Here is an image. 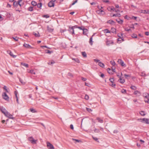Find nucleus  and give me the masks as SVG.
Returning a JSON list of instances; mask_svg holds the SVG:
<instances>
[{
	"label": "nucleus",
	"mask_w": 149,
	"mask_h": 149,
	"mask_svg": "<svg viewBox=\"0 0 149 149\" xmlns=\"http://www.w3.org/2000/svg\"><path fill=\"white\" fill-rule=\"evenodd\" d=\"M130 88L133 90H135L136 89V87L134 86H132L131 87H130Z\"/></svg>",
	"instance_id": "79ce46f5"
},
{
	"label": "nucleus",
	"mask_w": 149,
	"mask_h": 149,
	"mask_svg": "<svg viewBox=\"0 0 149 149\" xmlns=\"http://www.w3.org/2000/svg\"><path fill=\"white\" fill-rule=\"evenodd\" d=\"M145 34L147 36H148L149 35V32L148 31L146 32H145Z\"/></svg>",
	"instance_id": "338daca9"
},
{
	"label": "nucleus",
	"mask_w": 149,
	"mask_h": 149,
	"mask_svg": "<svg viewBox=\"0 0 149 149\" xmlns=\"http://www.w3.org/2000/svg\"><path fill=\"white\" fill-rule=\"evenodd\" d=\"M70 128H71V129L72 130H73L74 127H73V125L72 124H71L70 125Z\"/></svg>",
	"instance_id": "e2e57ef3"
},
{
	"label": "nucleus",
	"mask_w": 149,
	"mask_h": 149,
	"mask_svg": "<svg viewBox=\"0 0 149 149\" xmlns=\"http://www.w3.org/2000/svg\"><path fill=\"white\" fill-rule=\"evenodd\" d=\"M140 75L142 77H145L146 76V74L145 72H142L141 73Z\"/></svg>",
	"instance_id": "c756f323"
},
{
	"label": "nucleus",
	"mask_w": 149,
	"mask_h": 149,
	"mask_svg": "<svg viewBox=\"0 0 149 149\" xmlns=\"http://www.w3.org/2000/svg\"><path fill=\"white\" fill-rule=\"evenodd\" d=\"M78 28L80 30H83L84 29V28L83 27H82V26H81V27L79 26L78 27Z\"/></svg>",
	"instance_id": "4d7b16f0"
},
{
	"label": "nucleus",
	"mask_w": 149,
	"mask_h": 149,
	"mask_svg": "<svg viewBox=\"0 0 149 149\" xmlns=\"http://www.w3.org/2000/svg\"><path fill=\"white\" fill-rule=\"evenodd\" d=\"M81 53L82 55L84 57L86 58L87 57V55L85 52H82Z\"/></svg>",
	"instance_id": "2f4dec72"
},
{
	"label": "nucleus",
	"mask_w": 149,
	"mask_h": 149,
	"mask_svg": "<svg viewBox=\"0 0 149 149\" xmlns=\"http://www.w3.org/2000/svg\"><path fill=\"white\" fill-rule=\"evenodd\" d=\"M141 122L145 123L147 124H149V119L144 118H143Z\"/></svg>",
	"instance_id": "6e6552de"
},
{
	"label": "nucleus",
	"mask_w": 149,
	"mask_h": 149,
	"mask_svg": "<svg viewBox=\"0 0 149 149\" xmlns=\"http://www.w3.org/2000/svg\"><path fill=\"white\" fill-rule=\"evenodd\" d=\"M109 80L110 81V82L112 83H113V82L114 81V79L113 78H111L109 79Z\"/></svg>",
	"instance_id": "864d4df0"
},
{
	"label": "nucleus",
	"mask_w": 149,
	"mask_h": 149,
	"mask_svg": "<svg viewBox=\"0 0 149 149\" xmlns=\"http://www.w3.org/2000/svg\"><path fill=\"white\" fill-rule=\"evenodd\" d=\"M4 115L6 116L8 118H9L12 119H13L14 118L13 117V115L11 114H10L8 111L6 112Z\"/></svg>",
	"instance_id": "f03ea898"
},
{
	"label": "nucleus",
	"mask_w": 149,
	"mask_h": 149,
	"mask_svg": "<svg viewBox=\"0 0 149 149\" xmlns=\"http://www.w3.org/2000/svg\"><path fill=\"white\" fill-rule=\"evenodd\" d=\"M125 31H131V29H128V28L127 27H126V28H125Z\"/></svg>",
	"instance_id": "bf43d9fd"
},
{
	"label": "nucleus",
	"mask_w": 149,
	"mask_h": 149,
	"mask_svg": "<svg viewBox=\"0 0 149 149\" xmlns=\"http://www.w3.org/2000/svg\"><path fill=\"white\" fill-rule=\"evenodd\" d=\"M94 35H93L90 38V40H89V43L91 45H93V36Z\"/></svg>",
	"instance_id": "b1692460"
},
{
	"label": "nucleus",
	"mask_w": 149,
	"mask_h": 149,
	"mask_svg": "<svg viewBox=\"0 0 149 149\" xmlns=\"http://www.w3.org/2000/svg\"><path fill=\"white\" fill-rule=\"evenodd\" d=\"M144 101L146 102H147L149 104V98L148 99H147L146 100H145Z\"/></svg>",
	"instance_id": "052dcab7"
},
{
	"label": "nucleus",
	"mask_w": 149,
	"mask_h": 149,
	"mask_svg": "<svg viewBox=\"0 0 149 149\" xmlns=\"http://www.w3.org/2000/svg\"><path fill=\"white\" fill-rule=\"evenodd\" d=\"M110 63L113 66H114L116 64V63L114 61H110Z\"/></svg>",
	"instance_id": "4c0bfd02"
},
{
	"label": "nucleus",
	"mask_w": 149,
	"mask_h": 149,
	"mask_svg": "<svg viewBox=\"0 0 149 149\" xmlns=\"http://www.w3.org/2000/svg\"><path fill=\"white\" fill-rule=\"evenodd\" d=\"M119 79L120 80V82L121 83L123 84L125 82V79L122 78L120 77Z\"/></svg>",
	"instance_id": "aec40b11"
},
{
	"label": "nucleus",
	"mask_w": 149,
	"mask_h": 149,
	"mask_svg": "<svg viewBox=\"0 0 149 149\" xmlns=\"http://www.w3.org/2000/svg\"><path fill=\"white\" fill-rule=\"evenodd\" d=\"M77 1V0H76L72 3V5H74Z\"/></svg>",
	"instance_id": "69168bd1"
},
{
	"label": "nucleus",
	"mask_w": 149,
	"mask_h": 149,
	"mask_svg": "<svg viewBox=\"0 0 149 149\" xmlns=\"http://www.w3.org/2000/svg\"><path fill=\"white\" fill-rule=\"evenodd\" d=\"M31 4L34 6H36L37 5V3L35 1H32L31 2Z\"/></svg>",
	"instance_id": "58836bf2"
},
{
	"label": "nucleus",
	"mask_w": 149,
	"mask_h": 149,
	"mask_svg": "<svg viewBox=\"0 0 149 149\" xmlns=\"http://www.w3.org/2000/svg\"><path fill=\"white\" fill-rule=\"evenodd\" d=\"M3 98L5 100L8 101L9 100V97L7 95L6 93L4 92L2 94Z\"/></svg>",
	"instance_id": "423d86ee"
},
{
	"label": "nucleus",
	"mask_w": 149,
	"mask_h": 149,
	"mask_svg": "<svg viewBox=\"0 0 149 149\" xmlns=\"http://www.w3.org/2000/svg\"><path fill=\"white\" fill-rule=\"evenodd\" d=\"M107 23H109L111 24H113L115 23V22L113 20H109L107 22Z\"/></svg>",
	"instance_id": "393cba45"
},
{
	"label": "nucleus",
	"mask_w": 149,
	"mask_h": 149,
	"mask_svg": "<svg viewBox=\"0 0 149 149\" xmlns=\"http://www.w3.org/2000/svg\"><path fill=\"white\" fill-rule=\"evenodd\" d=\"M81 79L82 80L84 81H85L86 80H87L86 78H84L83 77H82L81 78Z\"/></svg>",
	"instance_id": "680f3d73"
},
{
	"label": "nucleus",
	"mask_w": 149,
	"mask_h": 149,
	"mask_svg": "<svg viewBox=\"0 0 149 149\" xmlns=\"http://www.w3.org/2000/svg\"><path fill=\"white\" fill-rule=\"evenodd\" d=\"M111 68L112 71H113V72H115V67L114 66H113V67H111Z\"/></svg>",
	"instance_id": "5fc2aeb1"
},
{
	"label": "nucleus",
	"mask_w": 149,
	"mask_h": 149,
	"mask_svg": "<svg viewBox=\"0 0 149 149\" xmlns=\"http://www.w3.org/2000/svg\"><path fill=\"white\" fill-rule=\"evenodd\" d=\"M30 72L32 74H35V72L33 70H31L30 71Z\"/></svg>",
	"instance_id": "13d9d810"
},
{
	"label": "nucleus",
	"mask_w": 149,
	"mask_h": 149,
	"mask_svg": "<svg viewBox=\"0 0 149 149\" xmlns=\"http://www.w3.org/2000/svg\"><path fill=\"white\" fill-rule=\"evenodd\" d=\"M22 0H18V1H15L13 3V5L14 6H17L18 5H19L20 6H21V4H20L19 3L22 1Z\"/></svg>",
	"instance_id": "1a4fd4ad"
},
{
	"label": "nucleus",
	"mask_w": 149,
	"mask_h": 149,
	"mask_svg": "<svg viewBox=\"0 0 149 149\" xmlns=\"http://www.w3.org/2000/svg\"><path fill=\"white\" fill-rule=\"evenodd\" d=\"M83 31V34L85 35H87V34L88 33V30L84 28Z\"/></svg>",
	"instance_id": "dca6fc26"
},
{
	"label": "nucleus",
	"mask_w": 149,
	"mask_h": 149,
	"mask_svg": "<svg viewBox=\"0 0 149 149\" xmlns=\"http://www.w3.org/2000/svg\"><path fill=\"white\" fill-rule=\"evenodd\" d=\"M104 32L106 33H110V31L108 29H105L104 30Z\"/></svg>",
	"instance_id": "ea45409f"
},
{
	"label": "nucleus",
	"mask_w": 149,
	"mask_h": 149,
	"mask_svg": "<svg viewBox=\"0 0 149 149\" xmlns=\"http://www.w3.org/2000/svg\"><path fill=\"white\" fill-rule=\"evenodd\" d=\"M141 13L144 14H149V10H141Z\"/></svg>",
	"instance_id": "a211bd4d"
},
{
	"label": "nucleus",
	"mask_w": 149,
	"mask_h": 149,
	"mask_svg": "<svg viewBox=\"0 0 149 149\" xmlns=\"http://www.w3.org/2000/svg\"><path fill=\"white\" fill-rule=\"evenodd\" d=\"M113 43V42L112 40H107L106 42V44L107 46H109L111 44H112Z\"/></svg>",
	"instance_id": "9d476101"
},
{
	"label": "nucleus",
	"mask_w": 149,
	"mask_h": 149,
	"mask_svg": "<svg viewBox=\"0 0 149 149\" xmlns=\"http://www.w3.org/2000/svg\"><path fill=\"white\" fill-rule=\"evenodd\" d=\"M89 97L88 95H86L85 96V99L87 100H88L89 99Z\"/></svg>",
	"instance_id": "3c124183"
},
{
	"label": "nucleus",
	"mask_w": 149,
	"mask_h": 149,
	"mask_svg": "<svg viewBox=\"0 0 149 149\" xmlns=\"http://www.w3.org/2000/svg\"><path fill=\"white\" fill-rule=\"evenodd\" d=\"M124 75V76L125 77V78L127 79H128L129 77L130 78L131 77L130 75L129 74H125Z\"/></svg>",
	"instance_id": "72a5a7b5"
},
{
	"label": "nucleus",
	"mask_w": 149,
	"mask_h": 149,
	"mask_svg": "<svg viewBox=\"0 0 149 149\" xmlns=\"http://www.w3.org/2000/svg\"><path fill=\"white\" fill-rule=\"evenodd\" d=\"M56 0H51L48 4V6L50 7H54V2Z\"/></svg>",
	"instance_id": "39448f33"
},
{
	"label": "nucleus",
	"mask_w": 149,
	"mask_h": 149,
	"mask_svg": "<svg viewBox=\"0 0 149 149\" xmlns=\"http://www.w3.org/2000/svg\"><path fill=\"white\" fill-rule=\"evenodd\" d=\"M94 131L95 133H99L100 132V130L99 129L95 128L94 130Z\"/></svg>",
	"instance_id": "a18cd8bd"
},
{
	"label": "nucleus",
	"mask_w": 149,
	"mask_h": 149,
	"mask_svg": "<svg viewBox=\"0 0 149 149\" xmlns=\"http://www.w3.org/2000/svg\"><path fill=\"white\" fill-rule=\"evenodd\" d=\"M134 94L138 96H139L141 95V93L138 91H135L134 92Z\"/></svg>",
	"instance_id": "9b49d317"
},
{
	"label": "nucleus",
	"mask_w": 149,
	"mask_h": 149,
	"mask_svg": "<svg viewBox=\"0 0 149 149\" xmlns=\"http://www.w3.org/2000/svg\"><path fill=\"white\" fill-rule=\"evenodd\" d=\"M43 17L47 18L49 17V16L48 15H43Z\"/></svg>",
	"instance_id": "0e129e2a"
},
{
	"label": "nucleus",
	"mask_w": 149,
	"mask_h": 149,
	"mask_svg": "<svg viewBox=\"0 0 149 149\" xmlns=\"http://www.w3.org/2000/svg\"><path fill=\"white\" fill-rule=\"evenodd\" d=\"M47 30L49 32H52L54 30V29L53 28L50 27L49 26H47Z\"/></svg>",
	"instance_id": "4468645a"
},
{
	"label": "nucleus",
	"mask_w": 149,
	"mask_h": 149,
	"mask_svg": "<svg viewBox=\"0 0 149 149\" xmlns=\"http://www.w3.org/2000/svg\"><path fill=\"white\" fill-rule=\"evenodd\" d=\"M0 109L2 112L4 114L7 111H6V109L2 107H0Z\"/></svg>",
	"instance_id": "f8f14e48"
},
{
	"label": "nucleus",
	"mask_w": 149,
	"mask_h": 149,
	"mask_svg": "<svg viewBox=\"0 0 149 149\" xmlns=\"http://www.w3.org/2000/svg\"><path fill=\"white\" fill-rule=\"evenodd\" d=\"M143 96L144 97L146 98V99L149 98V94L147 93H145L143 94Z\"/></svg>",
	"instance_id": "2eb2a0df"
},
{
	"label": "nucleus",
	"mask_w": 149,
	"mask_h": 149,
	"mask_svg": "<svg viewBox=\"0 0 149 149\" xmlns=\"http://www.w3.org/2000/svg\"><path fill=\"white\" fill-rule=\"evenodd\" d=\"M116 21L120 24H122L123 22V21L120 19H116Z\"/></svg>",
	"instance_id": "412c9836"
},
{
	"label": "nucleus",
	"mask_w": 149,
	"mask_h": 149,
	"mask_svg": "<svg viewBox=\"0 0 149 149\" xmlns=\"http://www.w3.org/2000/svg\"><path fill=\"white\" fill-rule=\"evenodd\" d=\"M86 109L87 111H88L89 112H91L92 111V110L90 108H86Z\"/></svg>",
	"instance_id": "de8ad7c7"
},
{
	"label": "nucleus",
	"mask_w": 149,
	"mask_h": 149,
	"mask_svg": "<svg viewBox=\"0 0 149 149\" xmlns=\"http://www.w3.org/2000/svg\"><path fill=\"white\" fill-rule=\"evenodd\" d=\"M123 33H119L118 35V36L120 37V39L122 40V41H124V39L122 38L123 37Z\"/></svg>",
	"instance_id": "6ab92c4d"
},
{
	"label": "nucleus",
	"mask_w": 149,
	"mask_h": 149,
	"mask_svg": "<svg viewBox=\"0 0 149 149\" xmlns=\"http://www.w3.org/2000/svg\"><path fill=\"white\" fill-rule=\"evenodd\" d=\"M55 63V61H49L48 63V64L49 65H52L54 64Z\"/></svg>",
	"instance_id": "bb28decb"
},
{
	"label": "nucleus",
	"mask_w": 149,
	"mask_h": 149,
	"mask_svg": "<svg viewBox=\"0 0 149 149\" xmlns=\"http://www.w3.org/2000/svg\"><path fill=\"white\" fill-rule=\"evenodd\" d=\"M42 3H38V8H39L40 9H41V7L42 6Z\"/></svg>",
	"instance_id": "09e8293b"
},
{
	"label": "nucleus",
	"mask_w": 149,
	"mask_h": 149,
	"mask_svg": "<svg viewBox=\"0 0 149 149\" xmlns=\"http://www.w3.org/2000/svg\"><path fill=\"white\" fill-rule=\"evenodd\" d=\"M33 7H30L28 8L29 10L31 11L33 10Z\"/></svg>",
	"instance_id": "603ef678"
},
{
	"label": "nucleus",
	"mask_w": 149,
	"mask_h": 149,
	"mask_svg": "<svg viewBox=\"0 0 149 149\" xmlns=\"http://www.w3.org/2000/svg\"><path fill=\"white\" fill-rule=\"evenodd\" d=\"M21 64L22 65L25 66L26 68L28 67L29 65H28V64H27L23 63H21Z\"/></svg>",
	"instance_id": "cd10ccee"
},
{
	"label": "nucleus",
	"mask_w": 149,
	"mask_h": 149,
	"mask_svg": "<svg viewBox=\"0 0 149 149\" xmlns=\"http://www.w3.org/2000/svg\"><path fill=\"white\" fill-rule=\"evenodd\" d=\"M107 9L109 11H114L115 10V9L114 8V7L113 6H112L111 7H109V8H108Z\"/></svg>",
	"instance_id": "f3484780"
},
{
	"label": "nucleus",
	"mask_w": 149,
	"mask_h": 149,
	"mask_svg": "<svg viewBox=\"0 0 149 149\" xmlns=\"http://www.w3.org/2000/svg\"><path fill=\"white\" fill-rule=\"evenodd\" d=\"M140 114L143 116H144L146 115L145 112L143 111H141L139 112Z\"/></svg>",
	"instance_id": "a878e982"
},
{
	"label": "nucleus",
	"mask_w": 149,
	"mask_h": 149,
	"mask_svg": "<svg viewBox=\"0 0 149 149\" xmlns=\"http://www.w3.org/2000/svg\"><path fill=\"white\" fill-rule=\"evenodd\" d=\"M45 52L46 53L49 54H50L52 52V51H50L49 50H46L45 51Z\"/></svg>",
	"instance_id": "c9c22d12"
},
{
	"label": "nucleus",
	"mask_w": 149,
	"mask_h": 149,
	"mask_svg": "<svg viewBox=\"0 0 149 149\" xmlns=\"http://www.w3.org/2000/svg\"><path fill=\"white\" fill-rule=\"evenodd\" d=\"M68 75L71 77H72L73 76V75L71 73H68Z\"/></svg>",
	"instance_id": "774afa93"
},
{
	"label": "nucleus",
	"mask_w": 149,
	"mask_h": 149,
	"mask_svg": "<svg viewBox=\"0 0 149 149\" xmlns=\"http://www.w3.org/2000/svg\"><path fill=\"white\" fill-rule=\"evenodd\" d=\"M107 70L108 73L110 74H112V70H111L110 68H108L107 69Z\"/></svg>",
	"instance_id": "7c9ffc66"
},
{
	"label": "nucleus",
	"mask_w": 149,
	"mask_h": 149,
	"mask_svg": "<svg viewBox=\"0 0 149 149\" xmlns=\"http://www.w3.org/2000/svg\"><path fill=\"white\" fill-rule=\"evenodd\" d=\"M24 46L26 48H29L30 47V46L29 45L27 44H24Z\"/></svg>",
	"instance_id": "e433bc0d"
},
{
	"label": "nucleus",
	"mask_w": 149,
	"mask_h": 149,
	"mask_svg": "<svg viewBox=\"0 0 149 149\" xmlns=\"http://www.w3.org/2000/svg\"><path fill=\"white\" fill-rule=\"evenodd\" d=\"M92 137H93V139L95 140V141L97 142H99V141L98 140V139L96 138V137H93V136H92Z\"/></svg>",
	"instance_id": "c03bdc74"
},
{
	"label": "nucleus",
	"mask_w": 149,
	"mask_h": 149,
	"mask_svg": "<svg viewBox=\"0 0 149 149\" xmlns=\"http://www.w3.org/2000/svg\"><path fill=\"white\" fill-rule=\"evenodd\" d=\"M99 65L102 68H103L104 66V64L101 62H99L98 63Z\"/></svg>",
	"instance_id": "c85d7f7f"
},
{
	"label": "nucleus",
	"mask_w": 149,
	"mask_h": 149,
	"mask_svg": "<svg viewBox=\"0 0 149 149\" xmlns=\"http://www.w3.org/2000/svg\"><path fill=\"white\" fill-rule=\"evenodd\" d=\"M104 12L101 9L97 10L96 12L99 14H101L102 12Z\"/></svg>",
	"instance_id": "f704fd0d"
},
{
	"label": "nucleus",
	"mask_w": 149,
	"mask_h": 149,
	"mask_svg": "<svg viewBox=\"0 0 149 149\" xmlns=\"http://www.w3.org/2000/svg\"><path fill=\"white\" fill-rule=\"evenodd\" d=\"M47 148L49 149H52L54 148V146L49 142H47Z\"/></svg>",
	"instance_id": "0eeeda50"
},
{
	"label": "nucleus",
	"mask_w": 149,
	"mask_h": 149,
	"mask_svg": "<svg viewBox=\"0 0 149 149\" xmlns=\"http://www.w3.org/2000/svg\"><path fill=\"white\" fill-rule=\"evenodd\" d=\"M72 59L73 60L75 61V62H77V63H79L80 62L79 59L77 58H72Z\"/></svg>",
	"instance_id": "473e14b6"
},
{
	"label": "nucleus",
	"mask_w": 149,
	"mask_h": 149,
	"mask_svg": "<svg viewBox=\"0 0 149 149\" xmlns=\"http://www.w3.org/2000/svg\"><path fill=\"white\" fill-rule=\"evenodd\" d=\"M111 30L112 31L111 32L113 33H115L116 32V30L114 28H112L111 29Z\"/></svg>",
	"instance_id": "a19ab883"
},
{
	"label": "nucleus",
	"mask_w": 149,
	"mask_h": 149,
	"mask_svg": "<svg viewBox=\"0 0 149 149\" xmlns=\"http://www.w3.org/2000/svg\"><path fill=\"white\" fill-rule=\"evenodd\" d=\"M72 140L73 141H75L76 142H78V143H79V142H81V140H78V139H72Z\"/></svg>",
	"instance_id": "49530a36"
},
{
	"label": "nucleus",
	"mask_w": 149,
	"mask_h": 149,
	"mask_svg": "<svg viewBox=\"0 0 149 149\" xmlns=\"http://www.w3.org/2000/svg\"><path fill=\"white\" fill-rule=\"evenodd\" d=\"M112 17H120L121 16V15L120 13L114 14L113 15L111 16Z\"/></svg>",
	"instance_id": "4be33fe9"
},
{
	"label": "nucleus",
	"mask_w": 149,
	"mask_h": 149,
	"mask_svg": "<svg viewBox=\"0 0 149 149\" xmlns=\"http://www.w3.org/2000/svg\"><path fill=\"white\" fill-rule=\"evenodd\" d=\"M28 140L33 144H36L37 143V140L34 139L32 136L29 137Z\"/></svg>",
	"instance_id": "f257e3e1"
},
{
	"label": "nucleus",
	"mask_w": 149,
	"mask_h": 149,
	"mask_svg": "<svg viewBox=\"0 0 149 149\" xmlns=\"http://www.w3.org/2000/svg\"><path fill=\"white\" fill-rule=\"evenodd\" d=\"M7 52L8 54H9L10 56L14 58H15L16 56L13 55V53L10 50L7 51Z\"/></svg>",
	"instance_id": "ddd939ff"
},
{
	"label": "nucleus",
	"mask_w": 149,
	"mask_h": 149,
	"mask_svg": "<svg viewBox=\"0 0 149 149\" xmlns=\"http://www.w3.org/2000/svg\"><path fill=\"white\" fill-rule=\"evenodd\" d=\"M118 62L119 64H120L122 66L124 67H126V64L124 63L123 61L121 59H119L118 61Z\"/></svg>",
	"instance_id": "7ed1b4c3"
},
{
	"label": "nucleus",
	"mask_w": 149,
	"mask_h": 149,
	"mask_svg": "<svg viewBox=\"0 0 149 149\" xmlns=\"http://www.w3.org/2000/svg\"><path fill=\"white\" fill-rule=\"evenodd\" d=\"M70 33L72 34L73 36L75 34L74 33V30L73 27H69V28L68 30Z\"/></svg>",
	"instance_id": "20e7f679"
},
{
	"label": "nucleus",
	"mask_w": 149,
	"mask_h": 149,
	"mask_svg": "<svg viewBox=\"0 0 149 149\" xmlns=\"http://www.w3.org/2000/svg\"><path fill=\"white\" fill-rule=\"evenodd\" d=\"M32 113H35L36 112V111H35V109L33 108H31L30 109Z\"/></svg>",
	"instance_id": "8fccbe9b"
},
{
	"label": "nucleus",
	"mask_w": 149,
	"mask_h": 149,
	"mask_svg": "<svg viewBox=\"0 0 149 149\" xmlns=\"http://www.w3.org/2000/svg\"><path fill=\"white\" fill-rule=\"evenodd\" d=\"M96 119L98 120V122L100 123H102L103 122V120L100 119L99 117H97Z\"/></svg>",
	"instance_id": "5701e85b"
},
{
	"label": "nucleus",
	"mask_w": 149,
	"mask_h": 149,
	"mask_svg": "<svg viewBox=\"0 0 149 149\" xmlns=\"http://www.w3.org/2000/svg\"><path fill=\"white\" fill-rule=\"evenodd\" d=\"M121 92L123 93H126V90L124 89H123L121 90Z\"/></svg>",
	"instance_id": "6e6d98bb"
},
{
	"label": "nucleus",
	"mask_w": 149,
	"mask_h": 149,
	"mask_svg": "<svg viewBox=\"0 0 149 149\" xmlns=\"http://www.w3.org/2000/svg\"><path fill=\"white\" fill-rule=\"evenodd\" d=\"M132 37L134 38H137V35L135 34H133L132 35Z\"/></svg>",
	"instance_id": "37998d69"
}]
</instances>
